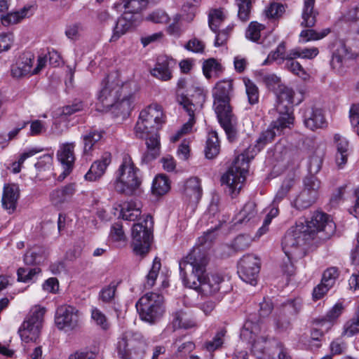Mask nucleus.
Wrapping results in <instances>:
<instances>
[{
    "label": "nucleus",
    "instance_id": "f257e3e1",
    "mask_svg": "<svg viewBox=\"0 0 359 359\" xmlns=\"http://www.w3.org/2000/svg\"><path fill=\"white\" fill-rule=\"evenodd\" d=\"M97 98L104 109H113L123 116L129 114L135 100L128 85L120 86L112 75H107L102 80Z\"/></svg>",
    "mask_w": 359,
    "mask_h": 359
},
{
    "label": "nucleus",
    "instance_id": "f03ea898",
    "mask_svg": "<svg viewBox=\"0 0 359 359\" xmlns=\"http://www.w3.org/2000/svg\"><path fill=\"white\" fill-rule=\"evenodd\" d=\"M142 183L140 170L136 167L129 154H124L112 184L114 191L126 196H132L139 191Z\"/></svg>",
    "mask_w": 359,
    "mask_h": 359
},
{
    "label": "nucleus",
    "instance_id": "7ed1b4c3",
    "mask_svg": "<svg viewBox=\"0 0 359 359\" xmlns=\"http://www.w3.org/2000/svg\"><path fill=\"white\" fill-rule=\"evenodd\" d=\"M261 150L259 147H256V144L250 146L235 158L232 165L222 177V182L229 187L231 194H236L241 189L248 172L249 162Z\"/></svg>",
    "mask_w": 359,
    "mask_h": 359
},
{
    "label": "nucleus",
    "instance_id": "20e7f679",
    "mask_svg": "<svg viewBox=\"0 0 359 359\" xmlns=\"http://www.w3.org/2000/svg\"><path fill=\"white\" fill-rule=\"evenodd\" d=\"M180 273L185 286L202 292V248L197 243L190 252L179 262Z\"/></svg>",
    "mask_w": 359,
    "mask_h": 359
},
{
    "label": "nucleus",
    "instance_id": "39448f33",
    "mask_svg": "<svg viewBox=\"0 0 359 359\" xmlns=\"http://www.w3.org/2000/svg\"><path fill=\"white\" fill-rule=\"evenodd\" d=\"M344 20L353 22L355 27L356 36L353 39H347L340 43L332 54L330 65L332 69L339 72L344 62L359 55V4L350 9L344 15Z\"/></svg>",
    "mask_w": 359,
    "mask_h": 359
},
{
    "label": "nucleus",
    "instance_id": "423d86ee",
    "mask_svg": "<svg viewBox=\"0 0 359 359\" xmlns=\"http://www.w3.org/2000/svg\"><path fill=\"white\" fill-rule=\"evenodd\" d=\"M165 123V116L161 106L151 104L141 111L138 121L135 126V133L137 137L144 139L156 135Z\"/></svg>",
    "mask_w": 359,
    "mask_h": 359
},
{
    "label": "nucleus",
    "instance_id": "0eeeda50",
    "mask_svg": "<svg viewBox=\"0 0 359 359\" xmlns=\"http://www.w3.org/2000/svg\"><path fill=\"white\" fill-rule=\"evenodd\" d=\"M274 93L276 97V109L279 116L276 120L273 121V126L278 130L291 128L294 121L293 114L294 92L292 88L284 85L280 86Z\"/></svg>",
    "mask_w": 359,
    "mask_h": 359
},
{
    "label": "nucleus",
    "instance_id": "6e6552de",
    "mask_svg": "<svg viewBox=\"0 0 359 359\" xmlns=\"http://www.w3.org/2000/svg\"><path fill=\"white\" fill-rule=\"evenodd\" d=\"M147 348V341L140 332H125L116 344L119 359H144Z\"/></svg>",
    "mask_w": 359,
    "mask_h": 359
},
{
    "label": "nucleus",
    "instance_id": "1a4fd4ad",
    "mask_svg": "<svg viewBox=\"0 0 359 359\" xmlns=\"http://www.w3.org/2000/svg\"><path fill=\"white\" fill-rule=\"evenodd\" d=\"M297 223L304 229V236L311 241L316 238L325 240L330 238L335 231V224L326 213L320 211L314 212L310 219Z\"/></svg>",
    "mask_w": 359,
    "mask_h": 359
},
{
    "label": "nucleus",
    "instance_id": "9d476101",
    "mask_svg": "<svg viewBox=\"0 0 359 359\" xmlns=\"http://www.w3.org/2000/svg\"><path fill=\"white\" fill-rule=\"evenodd\" d=\"M135 306L142 320L154 324L165 313L164 297L158 293L148 292L137 302Z\"/></svg>",
    "mask_w": 359,
    "mask_h": 359
},
{
    "label": "nucleus",
    "instance_id": "9b49d317",
    "mask_svg": "<svg viewBox=\"0 0 359 359\" xmlns=\"http://www.w3.org/2000/svg\"><path fill=\"white\" fill-rule=\"evenodd\" d=\"M154 221L149 215L141 222L133 224L132 228L133 250L136 255L146 256L153 238Z\"/></svg>",
    "mask_w": 359,
    "mask_h": 359
},
{
    "label": "nucleus",
    "instance_id": "f8f14e48",
    "mask_svg": "<svg viewBox=\"0 0 359 359\" xmlns=\"http://www.w3.org/2000/svg\"><path fill=\"white\" fill-rule=\"evenodd\" d=\"M45 311L43 308H35L30 311L18 330L23 341H36L39 337Z\"/></svg>",
    "mask_w": 359,
    "mask_h": 359
},
{
    "label": "nucleus",
    "instance_id": "ddd939ff",
    "mask_svg": "<svg viewBox=\"0 0 359 359\" xmlns=\"http://www.w3.org/2000/svg\"><path fill=\"white\" fill-rule=\"evenodd\" d=\"M262 325L259 321L254 322L252 319H248L241 331V336L244 339L252 344V351L257 357L261 358L265 351L268 337L261 335Z\"/></svg>",
    "mask_w": 359,
    "mask_h": 359
},
{
    "label": "nucleus",
    "instance_id": "4468645a",
    "mask_svg": "<svg viewBox=\"0 0 359 359\" xmlns=\"http://www.w3.org/2000/svg\"><path fill=\"white\" fill-rule=\"evenodd\" d=\"M233 94V86L231 79H224L215 84L212 89V97L216 114L232 111L230 102Z\"/></svg>",
    "mask_w": 359,
    "mask_h": 359
},
{
    "label": "nucleus",
    "instance_id": "2eb2a0df",
    "mask_svg": "<svg viewBox=\"0 0 359 359\" xmlns=\"http://www.w3.org/2000/svg\"><path fill=\"white\" fill-rule=\"evenodd\" d=\"M34 59V55L30 53H22L18 59L16 63L12 66L11 74L13 77L19 79L29 74H37L45 67L46 55L39 56L37 60V65L32 70V67Z\"/></svg>",
    "mask_w": 359,
    "mask_h": 359
},
{
    "label": "nucleus",
    "instance_id": "dca6fc26",
    "mask_svg": "<svg viewBox=\"0 0 359 359\" xmlns=\"http://www.w3.org/2000/svg\"><path fill=\"white\" fill-rule=\"evenodd\" d=\"M79 311L69 305H62L57 308L55 323L59 330L65 332L75 330L80 327Z\"/></svg>",
    "mask_w": 359,
    "mask_h": 359
},
{
    "label": "nucleus",
    "instance_id": "f3484780",
    "mask_svg": "<svg viewBox=\"0 0 359 359\" xmlns=\"http://www.w3.org/2000/svg\"><path fill=\"white\" fill-rule=\"evenodd\" d=\"M303 229L304 227L297 222L294 226L286 232L282 241V248L285 255H293L299 248L311 242V240L304 236Z\"/></svg>",
    "mask_w": 359,
    "mask_h": 359
},
{
    "label": "nucleus",
    "instance_id": "a211bd4d",
    "mask_svg": "<svg viewBox=\"0 0 359 359\" xmlns=\"http://www.w3.org/2000/svg\"><path fill=\"white\" fill-rule=\"evenodd\" d=\"M259 260L254 255L243 256L238 262V273L245 283L255 285L260 268Z\"/></svg>",
    "mask_w": 359,
    "mask_h": 359
},
{
    "label": "nucleus",
    "instance_id": "6ab92c4d",
    "mask_svg": "<svg viewBox=\"0 0 359 359\" xmlns=\"http://www.w3.org/2000/svg\"><path fill=\"white\" fill-rule=\"evenodd\" d=\"M302 118L304 126L313 131L324 128L327 125L323 110L315 106L305 107L303 109Z\"/></svg>",
    "mask_w": 359,
    "mask_h": 359
},
{
    "label": "nucleus",
    "instance_id": "aec40b11",
    "mask_svg": "<svg viewBox=\"0 0 359 359\" xmlns=\"http://www.w3.org/2000/svg\"><path fill=\"white\" fill-rule=\"evenodd\" d=\"M302 302L300 299L289 300L283 304V309L280 314L275 318V325L278 330L283 331L290 326V320L285 319L284 316L289 314L290 316H297L302 310Z\"/></svg>",
    "mask_w": 359,
    "mask_h": 359
},
{
    "label": "nucleus",
    "instance_id": "412c9836",
    "mask_svg": "<svg viewBox=\"0 0 359 359\" xmlns=\"http://www.w3.org/2000/svg\"><path fill=\"white\" fill-rule=\"evenodd\" d=\"M176 100L177 103L182 106L183 109L187 112L189 116V119L182 126L180 130H177V133L172 136L171 140L174 142L178 141L183 135L188 133L191 130L194 123L195 111V105L186 95L180 94L179 92H177Z\"/></svg>",
    "mask_w": 359,
    "mask_h": 359
},
{
    "label": "nucleus",
    "instance_id": "4be33fe9",
    "mask_svg": "<svg viewBox=\"0 0 359 359\" xmlns=\"http://www.w3.org/2000/svg\"><path fill=\"white\" fill-rule=\"evenodd\" d=\"M140 15H136L126 11L123 14L118 18L110 41H116L122 35L136 27L140 22Z\"/></svg>",
    "mask_w": 359,
    "mask_h": 359
},
{
    "label": "nucleus",
    "instance_id": "5701e85b",
    "mask_svg": "<svg viewBox=\"0 0 359 359\" xmlns=\"http://www.w3.org/2000/svg\"><path fill=\"white\" fill-rule=\"evenodd\" d=\"M219 122L224 130L228 140L233 142L238 137L237 118L233 111L217 114Z\"/></svg>",
    "mask_w": 359,
    "mask_h": 359
},
{
    "label": "nucleus",
    "instance_id": "b1692460",
    "mask_svg": "<svg viewBox=\"0 0 359 359\" xmlns=\"http://www.w3.org/2000/svg\"><path fill=\"white\" fill-rule=\"evenodd\" d=\"M201 180L197 177L189 178L184 184V196L193 205H197L201 198Z\"/></svg>",
    "mask_w": 359,
    "mask_h": 359
},
{
    "label": "nucleus",
    "instance_id": "393cba45",
    "mask_svg": "<svg viewBox=\"0 0 359 359\" xmlns=\"http://www.w3.org/2000/svg\"><path fill=\"white\" fill-rule=\"evenodd\" d=\"M20 196V190L15 184H5L2 195V206L9 214L14 212Z\"/></svg>",
    "mask_w": 359,
    "mask_h": 359
},
{
    "label": "nucleus",
    "instance_id": "a878e982",
    "mask_svg": "<svg viewBox=\"0 0 359 359\" xmlns=\"http://www.w3.org/2000/svg\"><path fill=\"white\" fill-rule=\"evenodd\" d=\"M173 63V60L168 56L159 55L154 68L151 70V75L162 81L170 80L172 77L170 67Z\"/></svg>",
    "mask_w": 359,
    "mask_h": 359
},
{
    "label": "nucleus",
    "instance_id": "bb28decb",
    "mask_svg": "<svg viewBox=\"0 0 359 359\" xmlns=\"http://www.w3.org/2000/svg\"><path fill=\"white\" fill-rule=\"evenodd\" d=\"M111 154L105 153L100 159L95 161L90 166L88 172L85 175V178L88 181H95L102 177L107 166L111 163Z\"/></svg>",
    "mask_w": 359,
    "mask_h": 359
},
{
    "label": "nucleus",
    "instance_id": "cd10ccee",
    "mask_svg": "<svg viewBox=\"0 0 359 359\" xmlns=\"http://www.w3.org/2000/svg\"><path fill=\"white\" fill-rule=\"evenodd\" d=\"M147 151L144 152L141 158L142 164H149L156 159L161 153L160 137L156 135L144 137Z\"/></svg>",
    "mask_w": 359,
    "mask_h": 359
},
{
    "label": "nucleus",
    "instance_id": "c85d7f7f",
    "mask_svg": "<svg viewBox=\"0 0 359 359\" xmlns=\"http://www.w3.org/2000/svg\"><path fill=\"white\" fill-rule=\"evenodd\" d=\"M223 278L217 273L203 276V297L208 296H220L219 291Z\"/></svg>",
    "mask_w": 359,
    "mask_h": 359
},
{
    "label": "nucleus",
    "instance_id": "c756f323",
    "mask_svg": "<svg viewBox=\"0 0 359 359\" xmlns=\"http://www.w3.org/2000/svg\"><path fill=\"white\" fill-rule=\"evenodd\" d=\"M74 149V143H66L60 147L57 153L59 161L65 166V171L68 173L72 169L75 160Z\"/></svg>",
    "mask_w": 359,
    "mask_h": 359
},
{
    "label": "nucleus",
    "instance_id": "7c9ffc66",
    "mask_svg": "<svg viewBox=\"0 0 359 359\" xmlns=\"http://www.w3.org/2000/svg\"><path fill=\"white\" fill-rule=\"evenodd\" d=\"M75 191V184H69L61 189L53 190L50 194V199L54 205L58 206L69 200Z\"/></svg>",
    "mask_w": 359,
    "mask_h": 359
},
{
    "label": "nucleus",
    "instance_id": "2f4dec72",
    "mask_svg": "<svg viewBox=\"0 0 359 359\" xmlns=\"http://www.w3.org/2000/svg\"><path fill=\"white\" fill-rule=\"evenodd\" d=\"M32 6H25L19 11L1 15V22L4 26H9L20 22L22 20L32 15Z\"/></svg>",
    "mask_w": 359,
    "mask_h": 359
},
{
    "label": "nucleus",
    "instance_id": "473e14b6",
    "mask_svg": "<svg viewBox=\"0 0 359 359\" xmlns=\"http://www.w3.org/2000/svg\"><path fill=\"white\" fill-rule=\"evenodd\" d=\"M227 15L228 12L223 8L210 9L208 13V24L210 30L217 32Z\"/></svg>",
    "mask_w": 359,
    "mask_h": 359
},
{
    "label": "nucleus",
    "instance_id": "72a5a7b5",
    "mask_svg": "<svg viewBox=\"0 0 359 359\" xmlns=\"http://www.w3.org/2000/svg\"><path fill=\"white\" fill-rule=\"evenodd\" d=\"M337 148L336 162L339 168H342L346 163L348 155V142L346 138L339 134L334 136Z\"/></svg>",
    "mask_w": 359,
    "mask_h": 359
},
{
    "label": "nucleus",
    "instance_id": "f704fd0d",
    "mask_svg": "<svg viewBox=\"0 0 359 359\" xmlns=\"http://www.w3.org/2000/svg\"><path fill=\"white\" fill-rule=\"evenodd\" d=\"M220 151V144L217 133L215 131L208 133L205 147V156L208 159H212L217 156Z\"/></svg>",
    "mask_w": 359,
    "mask_h": 359
},
{
    "label": "nucleus",
    "instance_id": "c9c22d12",
    "mask_svg": "<svg viewBox=\"0 0 359 359\" xmlns=\"http://www.w3.org/2000/svg\"><path fill=\"white\" fill-rule=\"evenodd\" d=\"M285 128L278 130L273 126V121L271 123L269 128L261 133L259 137L255 142L256 147L263 149L264 147L271 143L276 135H280Z\"/></svg>",
    "mask_w": 359,
    "mask_h": 359
},
{
    "label": "nucleus",
    "instance_id": "e433bc0d",
    "mask_svg": "<svg viewBox=\"0 0 359 359\" xmlns=\"http://www.w3.org/2000/svg\"><path fill=\"white\" fill-rule=\"evenodd\" d=\"M315 0H304L302 26L311 27L316 24L317 13L313 11Z\"/></svg>",
    "mask_w": 359,
    "mask_h": 359
},
{
    "label": "nucleus",
    "instance_id": "4c0bfd02",
    "mask_svg": "<svg viewBox=\"0 0 359 359\" xmlns=\"http://www.w3.org/2000/svg\"><path fill=\"white\" fill-rule=\"evenodd\" d=\"M257 214L256 204L249 201L245 204L243 209L236 216V223L243 224L255 218Z\"/></svg>",
    "mask_w": 359,
    "mask_h": 359
},
{
    "label": "nucleus",
    "instance_id": "58836bf2",
    "mask_svg": "<svg viewBox=\"0 0 359 359\" xmlns=\"http://www.w3.org/2000/svg\"><path fill=\"white\" fill-rule=\"evenodd\" d=\"M102 135V131L96 130H90L86 134L82 135L84 152L88 153L92 151L101 140Z\"/></svg>",
    "mask_w": 359,
    "mask_h": 359
},
{
    "label": "nucleus",
    "instance_id": "ea45409f",
    "mask_svg": "<svg viewBox=\"0 0 359 359\" xmlns=\"http://www.w3.org/2000/svg\"><path fill=\"white\" fill-rule=\"evenodd\" d=\"M172 325L175 329H189L196 326V321L189 318L182 310H180L173 313Z\"/></svg>",
    "mask_w": 359,
    "mask_h": 359
},
{
    "label": "nucleus",
    "instance_id": "a19ab883",
    "mask_svg": "<svg viewBox=\"0 0 359 359\" xmlns=\"http://www.w3.org/2000/svg\"><path fill=\"white\" fill-rule=\"evenodd\" d=\"M225 334L226 331L224 330H219L212 339L208 340L203 345V350L209 353L210 359H212L213 356L212 353L222 348L224 344Z\"/></svg>",
    "mask_w": 359,
    "mask_h": 359
},
{
    "label": "nucleus",
    "instance_id": "79ce46f5",
    "mask_svg": "<svg viewBox=\"0 0 359 359\" xmlns=\"http://www.w3.org/2000/svg\"><path fill=\"white\" fill-rule=\"evenodd\" d=\"M122 4L126 11L136 15H140V13L148 5L147 0H124L121 3H115L113 8L118 9Z\"/></svg>",
    "mask_w": 359,
    "mask_h": 359
},
{
    "label": "nucleus",
    "instance_id": "37998d69",
    "mask_svg": "<svg viewBox=\"0 0 359 359\" xmlns=\"http://www.w3.org/2000/svg\"><path fill=\"white\" fill-rule=\"evenodd\" d=\"M170 189V181L165 175L161 174L154 178L151 187L154 194L157 196L164 195Z\"/></svg>",
    "mask_w": 359,
    "mask_h": 359
},
{
    "label": "nucleus",
    "instance_id": "c03bdc74",
    "mask_svg": "<svg viewBox=\"0 0 359 359\" xmlns=\"http://www.w3.org/2000/svg\"><path fill=\"white\" fill-rule=\"evenodd\" d=\"M222 72V65L214 58L203 62V75L206 79L217 78Z\"/></svg>",
    "mask_w": 359,
    "mask_h": 359
},
{
    "label": "nucleus",
    "instance_id": "a18cd8bd",
    "mask_svg": "<svg viewBox=\"0 0 359 359\" xmlns=\"http://www.w3.org/2000/svg\"><path fill=\"white\" fill-rule=\"evenodd\" d=\"M317 197L310 194L309 191L303 189L294 201L292 205L298 210H304L310 207L315 203Z\"/></svg>",
    "mask_w": 359,
    "mask_h": 359
},
{
    "label": "nucleus",
    "instance_id": "49530a36",
    "mask_svg": "<svg viewBox=\"0 0 359 359\" xmlns=\"http://www.w3.org/2000/svg\"><path fill=\"white\" fill-rule=\"evenodd\" d=\"M121 214L123 219L135 221L140 216L141 210L134 203L130 202L123 205Z\"/></svg>",
    "mask_w": 359,
    "mask_h": 359
},
{
    "label": "nucleus",
    "instance_id": "de8ad7c7",
    "mask_svg": "<svg viewBox=\"0 0 359 359\" xmlns=\"http://www.w3.org/2000/svg\"><path fill=\"white\" fill-rule=\"evenodd\" d=\"M255 0H235V4L238 7V17L243 22L250 19L252 2Z\"/></svg>",
    "mask_w": 359,
    "mask_h": 359
},
{
    "label": "nucleus",
    "instance_id": "09e8293b",
    "mask_svg": "<svg viewBox=\"0 0 359 359\" xmlns=\"http://www.w3.org/2000/svg\"><path fill=\"white\" fill-rule=\"evenodd\" d=\"M118 284V282L112 281L108 285L104 287L99 293V299L104 303L113 302L115 299Z\"/></svg>",
    "mask_w": 359,
    "mask_h": 359
},
{
    "label": "nucleus",
    "instance_id": "8fccbe9b",
    "mask_svg": "<svg viewBox=\"0 0 359 359\" xmlns=\"http://www.w3.org/2000/svg\"><path fill=\"white\" fill-rule=\"evenodd\" d=\"M161 267V259L158 257H155L153 261L152 266L147 276V280L144 285L146 288L149 289L154 285Z\"/></svg>",
    "mask_w": 359,
    "mask_h": 359
},
{
    "label": "nucleus",
    "instance_id": "3c124183",
    "mask_svg": "<svg viewBox=\"0 0 359 359\" xmlns=\"http://www.w3.org/2000/svg\"><path fill=\"white\" fill-rule=\"evenodd\" d=\"M344 306L341 302L336 303L320 320L322 324L327 322L332 325L337 319L341 315Z\"/></svg>",
    "mask_w": 359,
    "mask_h": 359
},
{
    "label": "nucleus",
    "instance_id": "603ef678",
    "mask_svg": "<svg viewBox=\"0 0 359 359\" xmlns=\"http://www.w3.org/2000/svg\"><path fill=\"white\" fill-rule=\"evenodd\" d=\"M286 47L285 42H281L274 51H271L267 58L263 62V65H269L272 61H278L281 63L285 60Z\"/></svg>",
    "mask_w": 359,
    "mask_h": 359
},
{
    "label": "nucleus",
    "instance_id": "864d4df0",
    "mask_svg": "<svg viewBox=\"0 0 359 359\" xmlns=\"http://www.w3.org/2000/svg\"><path fill=\"white\" fill-rule=\"evenodd\" d=\"M184 337L177 338L173 342V347L176 348L175 354L182 356L190 353L195 347L191 341H183Z\"/></svg>",
    "mask_w": 359,
    "mask_h": 359
},
{
    "label": "nucleus",
    "instance_id": "5fc2aeb1",
    "mask_svg": "<svg viewBox=\"0 0 359 359\" xmlns=\"http://www.w3.org/2000/svg\"><path fill=\"white\" fill-rule=\"evenodd\" d=\"M265 29V26L257 22H251L245 32V36L248 39L258 42L261 37V32Z\"/></svg>",
    "mask_w": 359,
    "mask_h": 359
},
{
    "label": "nucleus",
    "instance_id": "6e6d98bb",
    "mask_svg": "<svg viewBox=\"0 0 359 359\" xmlns=\"http://www.w3.org/2000/svg\"><path fill=\"white\" fill-rule=\"evenodd\" d=\"M294 180L292 177L285 179L279 189L278 190L273 202L278 204L283 198H285L292 187L294 186Z\"/></svg>",
    "mask_w": 359,
    "mask_h": 359
},
{
    "label": "nucleus",
    "instance_id": "4d7b16f0",
    "mask_svg": "<svg viewBox=\"0 0 359 359\" xmlns=\"http://www.w3.org/2000/svg\"><path fill=\"white\" fill-rule=\"evenodd\" d=\"M244 83L248 102L250 104L258 103L259 97L258 87L250 79H245Z\"/></svg>",
    "mask_w": 359,
    "mask_h": 359
},
{
    "label": "nucleus",
    "instance_id": "13d9d810",
    "mask_svg": "<svg viewBox=\"0 0 359 359\" xmlns=\"http://www.w3.org/2000/svg\"><path fill=\"white\" fill-rule=\"evenodd\" d=\"M359 332V313H355L353 318L348 320L344 325L342 334L351 337Z\"/></svg>",
    "mask_w": 359,
    "mask_h": 359
},
{
    "label": "nucleus",
    "instance_id": "bf43d9fd",
    "mask_svg": "<svg viewBox=\"0 0 359 359\" xmlns=\"http://www.w3.org/2000/svg\"><path fill=\"white\" fill-rule=\"evenodd\" d=\"M233 28L234 25L231 24L226 26L224 29H222L221 30L218 29V31L217 32H215L216 34L214 42L215 46L219 47L225 45L227 41L229 40L233 30Z\"/></svg>",
    "mask_w": 359,
    "mask_h": 359
},
{
    "label": "nucleus",
    "instance_id": "052dcab7",
    "mask_svg": "<svg viewBox=\"0 0 359 359\" xmlns=\"http://www.w3.org/2000/svg\"><path fill=\"white\" fill-rule=\"evenodd\" d=\"M285 67L286 69L291 72L294 74L297 75L304 80H306L309 78V74L304 69L302 66L299 64V62L295 60H287L285 62Z\"/></svg>",
    "mask_w": 359,
    "mask_h": 359
},
{
    "label": "nucleus",
    "instance_id": "680f3d73",
    "mask_svg": "<svg viewBox=\"0 0 359 359\" xmlns=\"http://www.w3.org/2000/svg\"><path fill=\"white\" fill-rule=\"evenodd\" d=\"M41 272V269L38 267L30 269V268H20L17 271L18 280L27 283L32 280L34 276L39 274Z\"/></svg>",
    "mask_w": 359,
    "mask_h": 359
},
{
    "label": "nucleus",
    "instance_id": "e2e57ef3",
    "mask_svg": "<svg viewBox=\"0 0 359 359\" xmlns=\"http://www.w3.org/2000/svg\"><path fill=\"white\" fill-rule=\"evenodd\" d=\"M252 241V238L250 236L241 234L234 239L232 243V248L236 251L245 250L250 247Z\"/></svg>",
    "mask_w": 359,
    "mask_h": 359
},
{
    "label": "nucleus",
    "instance_id": "0e129e2a",
    "mask_svg": "<svg viewBox=\"0 0 359 359\" xmlns=\"http://www.w3.org/2000/svg\"><path fill=\"white\" fill-rule=\"evenodd\" d=\"M304 190L309 191L310 194L318 197V190L320 187V181L314 175L305 177L304 180Z\"/></svg>",
    "mask_w": 359,
    "mask_h": 359
},
{
    "label": "nucleus",
    "instance_id": "69168bd1",
    "mask_svg": "<svg viewBox=\"0 0 359 359\" xmlns=\"http://www.w3.org/2000/svg\"><path fill=\"white\" fill-rule=\"evenodd\" d=\"M146 20L153 23H167L170 20L168 15L163 10L156 9L149 13Z\"/></svg>",
    "mask_w": 359,
    "mask_h": 359
},
{
    "label": "nucleus",
    "instance_id": "338daca9",
    "mask_svg": "<svg viewBox=\"0 0 359 359\" xmlns=\"http://www.w3.org/2000/svg\"><path fill=\"white\" fill-rule=\"evenodd\" d=\"M323 163V153H316L312 155L309 161V171L311 175L318 173L322 166Z\"/></svg>",
    "mask_w": 359,
    "mask_h": 359
},
{
    "label": "nucleus",
    "instance_id": "774afa93",
    "mask_svg": "<svg viewBox=\"0 0 359 359\" xmlns=\"http://www.w3.org/2000/svg\"><path fill=\"white\" fill-rule=\"evenodd\" d=\"M329 33V29H325L320 32H318L314 29H306L302 31L300 37L304 38L305 41L319 40L326 36Z\"/></svg>",
    "mask_w": 359,
    "mask_h": 359
}]
</instances>
